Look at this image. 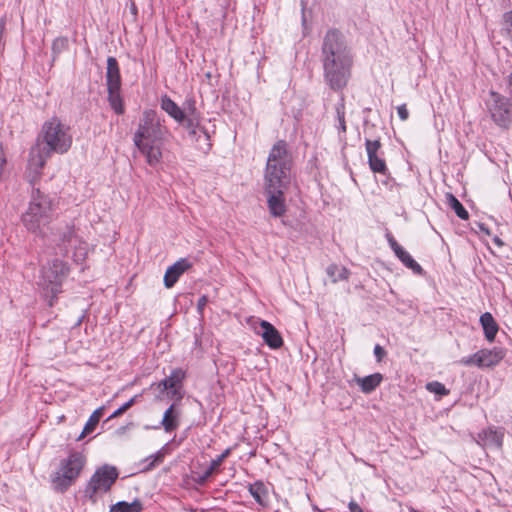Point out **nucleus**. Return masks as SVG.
I'll use <instances>...</instances> for the list:
<instances>
[{
	"instance_id": "1",
	"label": "nucleus",
	"mask_w": 512,
	"mask_h": 512,
	"mask_svg": "<svg viewBox=\"0 0 512 512\" xmlns=\"http://www.w3.org/2000/svg\"><path fill=\"white\" fill-rule=\"evenodd\" d=\"M42 143L34 145L29 153L27 177L30 182L36 181L46 161L52 153L64 154L72 146L73 136L70 126L57 117L44 122L41 129Z\"/></svg>"
},
{
	"instance_id": "2",
	"label": "nucleus",
	"mask_w": 512,
	"mask_h": 512,
	"mask_svg": "<svg viewBox=\"0 0 512 512\" xmlns=\"http://www.w3.org/2000/svg\"><path fill=\"white\" fill-rule=\"evenodd\" d=\"M324 77L334 90L344 88L351 75L352 56L344 38L337 30H329L322 46Z\"/></svg>"
},
{
	"instance_id": "3",
	"label": "nucleus",
	"mask_w": 512,
	"mask_h": 512,
	"mask_svg": "<svg viewBox=\"0 0 512 512\" xmlns=\"http://www.w3.org/2000/svg\"><path fill=\"white\" fill-rule=\"evenodd\" d=\"M169 131L153 110L145 111L134 135V143L150 166L158 165Z\"/></svg>"
},
{
	"instance_id": "4",
	"label": "nucleus",
	"mask_w": 512,
	"mask_h": 512,
	"mask_svg": "<svg viewBox=\"0 0 512 512\" xmlns=\"http://www.w3.org/2000/svg\"><path fill=\"white\" fill-rule=\"evenodd\" d=\"M291 181V157L284 141L275 143L267 158L264 189H287Z\"/></svg>"
},
{
	"instance_id": "5",
	"label": "nucleus",
	"mask_w": 512,
	"mask_h": 512,
	"mask_svg": "<svg viewBox=\"0 0 512 512\" xmlns=\"http://www.w3.org/2000/svg\"><path fill=\"white\" fill-rule=\"evenodd\" d=\"M53 203L48 195L33 190L26 211L22 214V223L34 235L47 238L53 218Z\"/></svg>"
},
{
	"instance_id": "6",
	"label": "nucleus",
	"mask_w": 512,
	"mask_h": 512,
	"mask_svg": "<svg viewBox=\"0 0 512 512\" xmlns=\"http://www.w3.org/2000/svg\"><path fill=\"white\" fill-rule=\"evenodd\" d=\"M68 274V265L59 259L47 262L42 267L37 285L43 297L48 300L49 306L53 305V300L62 292V285Z\"/></svg>"
},
{
	"instance_id": "7",
	"label": "nucleus",
	"mask_w": 512,
	"mask_h": 512,
	"mask_svg": "<svg viewBox=\"0 0 512 512\" xmlns=\"http://www.w3.org/2000/svg\"><path fill=\"white\" fill-rule=\"evenodd\" d=\"M53 241L57 242L59 249L70 256L73 261L80 264L85 261L88 255V244L75 231L72 226H65L61 229Z\"/></svg>"
},
{
	"instance_id": "8",
	"label": "nucleus",
	"mask_w": 512,
	"mask_h": 512,
	"mask_svg": "<svg viewBox=\"0 0 512 512\" xmlns=\"http://www.w3.org/2000/svg\"><path fill=\"white\" fill-rule=\"evenodd\" d=\"M85 464L86 458L82 453L71 452L66 459L61 461L60 467L53 477L54 486L58 490H66L79 477Z\"/></svg>"
},
{
	"instance_id": "9",
	"label": "nucleus",
	"mask_w": 512,
	"mask_h": 512,
	"mask_svg": "<svg viewBox=\"0 0 512 512\" xmlns=\"http://www.w3.org/2000/svg\"><path fill=\"white\" fill-rule=\"evenodd\" d=\"M118 478V471L110 465H103L95 470L86 488L85 496L92 502L108 492Z\"/></svg>"
},
{
	"instance_id": "10",
	"label": "nucleus",
	"mask_w": 512,
	"mask_h": 512,
	"mask_svg": "<svg viewBox=\"0 0 512 512\" xmlns=\"http://www.w3.org/2000/svg\"><path fill=\"white\" fill-rule=\"evenodd\" d=\"M487 108L492 120L500 127L507 128L512 123V104L500 93L491 91L487 100Z\"/></svg>"
},
{
	"instance_id": "11",
	"label": "nucleus",
	"mask_w": 512,
	"mask_h": 512,
	"mask_svg": "<svg viewBox=\"0 0 512 512\" xmlns=\"http://www.w3.org/2000/svg\"><path fill=\"white\" fill-rule=\"evenodd\" d=\"M107 88L109 94V102L112 109L117 114L124 113V104L119 95L120 74L118 64L115 58L109 57L107 60Z\"/></svg>"
},
{
	"instance_id": "12",
	"label": "nucleus",
	"mask_w": 512,
	"mask_h": 512,
	"mask_svg": "<svg viewBox=\"0 0 512 512\" xmlns=\"http://www.w3.org/2000/svg\"><path fill=\"white\" fill-rule=\"evenodd\" d=\"M504 356V351L500 348L481 349L468 357L462 358L459 363L464 366L488 368L499 364Z\"/></svg>"
},
{
	"instance_id": "13",
	"label": "nucleus",
	"mask_w": 512,
	"mask_h": 512,
	"mask_svg": "<svg viewBox=\"0 0 512 512\" xmlns=\"http://www.w3.org/2000/svg\"><path fill=\"white\" fill-rule=\"evenodd\" d=\"M366 152L370 169L374 173L386 174L387 166L380 155L381 143L379 140H366Z\"/></svg>"
},
{
	"instance_id": "14",
	"label": "nucleus",
	"mask_w": 512,
	"mask_h": 512,
	"mask_svg": "<svg viewBox=\"0 0 512 512\" xmlns=\"http://www.w3.org/2000/svg\"><path fill=\"white\" fill-rule=\"evenodd\" d=\"M267 195L269 213L273 217H282L287 211L284 192L286 189H275V191L264 189Z\"/></svg>"
},
{
	"instance_id": "15",
	"label": "nucleus",
	"mask_w": 512,
	"mask_h": 512,
	"mask_svg": "<svg viewBox=\"0 0 512 512\" xmlns=\"http://www.w3.org/2000/svg\"><path fill=\"white\" fill-rule=\"evenodd\" d=\"M192 268V262L187 258H181L166 269L163 282L167 289L172 288L178 279Z\"/></svg>"
},
{
	"instance_id": "16",
	"label": "nucleus",
	"mask_w": 512,
	"mask_h": 512,
	"mask_svg": "<svg viewBox=\"0 0 512 512\" xmlns=\"http://www.w3.org/2000/svg\"><path fill=\"white\" fill-rule=\"evenodd\" d=\"M504 433L501 429L487 428L477 434L476 442L483 448L501 449Z\"/></svg>"
},
{
	"instance_id": "17",
	"label": "nucleus",
	"mask_w": 512,
	"mask_h": 512,
	"mask_svg": "<svg viewBox=\"0 0 512 512\" xmlns=\"http://www.w3.org/2000/svg\"><path fill=\"white\" fill-rule=\"evenodd\" d=\"M260 329L257 333L262 337L264 342L272 349H278L283 345V340L278 330L269 322L262 320Z\"/></svg>"
},
{
	"instance_id": "18",
	"label": "nucleus",
	"mask_w": 512,
	"mask_h": 512,
	"mask_svg": "<svg viewBox=\"0 0 512 512\" xmlns=\"http://www.w3.org/2000/svg\"><path fill=\"white\" fill-rule=\"evenodd\" d=\"M185 374L181 369L174 370L171 375L159 383V387L166 390L172 398H181V382L184 379Z\"/></svg>"
},
{
	"instance_id": "19",
	"label": "nucleus",
	"mask_w": 512,
	"mask_h": 512,
	"mask_svg": "<svg viewBox=\"0 0 512 512\" xmlns=\"http://www.w3.org/2000/svg\"><path fill=\"white\" fill-rule=\"evenodd\" d=\"M182 111L185 114L184 125L191 133H196V128L200 126V115L197 111L195 101L193 99L186 100L183 104Z\"/></svg>"
},
{
	"instance_id": "20",
	"label": "nucleus",
	"mask_w": 512,
	"mask_h": 512,
	"mask_svg": "<svg viewBox=\"0 0 512 512\" xmlns=\"http://www.w3.org/2000/svg\"><path fill=\"white\" fill-rule=\"evenodd\" d=\"M181 411L176 404H172L165 412L161 425L166 432H171L179 426Z\"/></svg>"
},
{
	"instance_id": "21",
	"label": "nucleus",
	"mask_w": 512,
	"mask_h": 512,
	"mask_svg": "<svg viewBox=\"0 0 512 512\" xmlns=\"http://www.w3.org/2000/svg\"><path fill=\"white\" fill-rule=\"evenodd\" d=\"M160 106L163 111H165L171 118H173L178 123H184L185 114L182 111V108L179 107L172 99L168 96H162L160 100Z\"/></svg>"
},
{
	"instance_id": "22",
	"label": "nucleus",
	"mask_w": 512,
	"mask_h": 512,
	"mask_svg": "<svg viewBox=\"0 0 512 512\" xmlns=\"http://www.w3.org/2000/svg\"><path fill=\"white\" fill-rule=\"evenodd\" d=\"M382 379L383 377L380 373H374L366 377L355 376L353 380L363 393L369 394L380 385Z\"/></svg>"
},
{
	"instance_id": "23",
	"label": "nucleus",
	"mask_w": 512,
	"mask_h": 512,
	"mask_svg": "<svg viewBox=\"0 0 512 512\" xmlns=\"http://www.w3.org/2000/svg\"><path fill=\"white\" fill-rule=\"evenodd\" d=\"M480 323L484 330L486 339L489 342L494 341L499 328H498V324L494 320L492 314L489 312H485L484 314H482L480 316Z\"/></svg>"
},
{
	"instance_id": "24",
	"label": "nucleus",
	"mask_w": 512,
	"mask_h": 512,
	"mask_svg": "<svg viewBox=\"0 0 512 512\" xmlns=\"http://www.w3.org/2000/svg\"><path fill=\"white\" fill-rule=\"evenodd\" d=\"M103 411H104V408L100 407V408L96 409L91 414V416L89 417L87 423L85 424L81 434L77 437V439H76L77 441L82 440L83 438H85L87 435H89L90 433H92L94 431V429L98 425L101 417L103 416Z\"/></svg>"
},
{
	"instance_id": "25",
	"label": "nucleus",
	"mask_w": 512,
	"mask_h": 512,
	"mask_svg": "<svg viewBox=\"0 0 512 512\" xmlns=\"http://www.w3.org/2000/svg\"><path fill=\"white\" fill-rule=\"evenodd\" d=\"M164 451L163 450H160L158 451L155 455H151L149 457H147L145 460H144V464L145 465H136L135 464V473H138V472H144V471H147V470H150L152 467H154L157 463L161 462L164 458Z\"/></svg>"
},
{
	"instance_id": "26",
	"label": "nucleus",
	"mask_w": 512,
	"mask_h": 512,
	"mask_svg": "<svg viewBox=\"0 0 512 512\" xmlns=\"http://www.w3.org/2000/svg\"><path fill=\"white\" fill-rule=\"evenodd\" d=\"M396 256L401 260V262L413 270L415 273L420 274L422 272L421 266L412 258V256L404 250V248L397 251Z\"/></svg>"
},
{
	"instance_id": "27",
	"label": "nucleus",
	"mask_w": 512,
	"mask_h": 512,
	"mask_svg": "<svg viewBox=\"0 0 512 512\" xmlns=\"http://www.w3.org/2000/svg\"><path fill=\"white\" fill-rule=\"evenodd\" d=\"M327 274L329 275L333 282L346 280L349 277V271L345 267L338 266L335 264L328 266Z\"/></svg>"
},
{
	"instance_id": "28",
	"label": "nucleus",
	"mask_w": 512,
	"mask_h": 512,
	"mask_svg": "<svg viewBox=\"0 0 512 512\" xmlns=\"http://www.w3.org/2000/svg\"><path fill=\"white\" fill-rule=\"evenodd\" d=\"M230 448L226 449L221 455H219L216 459L212 460L209 468L205 471L200 481L204 482L207 478H209L215 470L222 464L224 459L230 454Z\"/></svg>"
},
{
	"instance_id": "29",
	"label": "nucleus",
	"mask_w": 512,
	"mask_h": 512,
	"mask_svg": "<svg viewBox=\"0 0 512 512\" xmlns=\"http://www.w3.org/2000/svg\"><path fill=\"white\" fill-rule=\"evenodd\" d=\"M447 202L449 204V206L455 211L456 215L463 219V220H466L468 219V212L466 211V209L463 207V205L460 203V201L452 194H447Z\"/></svg>"
},
{
	"instance_id": "30",
	"label": "nucleus",
	"mask_w": 512,
	"mask_h": 512,
	"mask_svg": "<svg viewBox=\"0 0 512 512\" xmlns=\"http://www.w3.org/2000/svg\"><path fill=\"white\" fill-rule=\"evenodd\" d=\"M68 46V40L65 37H58L52 43V51L54 56L59 55Z\"/></svg>"
},
{
	"instance_id": "31",
	"label": "nucleus",
	"mask_w": 512,
	"mask_h": 512,
	"mask_svg": "<svg viewBox=\"0 0 512 512\" xmlns=\"http://www.w3.org/2000/svg\"><path fill=\"white\" fill-rule=\"evenodd\" d=\"M426 389L432 393H435L437 395H447L448 390L445 388V386L437 381L430 382L426 385Z\"/></svg>"
},
{
	"instance_id": "32",
	"label": "nucleus",
	"mask_w": 512,
	"mask_h": 512,
	"mask_svg": "<svg viewBox=\"0 0 512 512\" xmlns=\"http://www.w3.org/2000/svg\"><path fill=\"white\" fill-rule=\"evenodd\" d=\"M503 30L512 39V12L504 14Z\"/></svg>"
},
{
	"instance_id": "33",
	"label": "nucleus",
	"mask_w": 512,
	"mask_h": 512,
	"mask_svg": "<svg viewBox=\"0 0 512 512\" xmlns=\"http://www.w3.org/2000/svg\"><path fill=\"white\" fill-rule=\"evenodd\" d=\"M250 493L258 503H263L262 495L264 494V489L261 485H255L250 487Z\"/></svg>"
},
{
	"instance_id": "34",
	"label": "nucleus",
	"mask_w": 512,
	"mask_h": 512,
	"mask_svg": "<svg viewBox=\"0 0 512 512\" xmlns=\"http://www.w3.org/2000/svg\"><path fill=\"white\" fill-rule=\"evenodd\" d=\"M110 512H128V502L121 501L111 506Z\"/></svg>"
},
{
	"instance_id": "35",
	"label": "nucleus",
	"mask_w": 512,
	"mask_h": 512,
	"mask_svg": "<svg viewBox=\"0 0 512 512\" xmlns=\"http://www.w3.org/2000/svg\"><path fill=\"white\" fill-rule=\"evenodd\" d=\"M337 115H338L339 127L342 132H345L346 125H345L344 107L343 106L337 108Z\"/></svg>"
},
{
	"instance_id": "36",
	"label": "nucleus",
	"mask_w": 512,
	"mask_h": 512,
	"mask_svg": "<svg viewBox=\"0 0 512 512\" xmlns=\"http://www.w3.org/2000/svg\"><path fill=\"white\" fill-rule=\"evenodd\" d=\"M397 113L402 121H406L409 117V112L405 104H402L397 107Z\"/></svg>"
},
{
	"instance_id": "37",
	"label": "nucleus",
	"mask_w": 512,
	"mask_h": 512,
	"mask_svg": "<svg viewBox=\"0 0 512 512\" xmlns=\"http://www.w3.org/2000/svg\"><path fill=\"white\" fill-rule=\"evenodd\" d=\"M6 162H7L6 155H5L2 144L0 143V176L2 175V172L4 170Z\"/></svg>"
},
{
	"instance_id": "38",
	"label": "nucleus",
	"mask_w": 512,
	"mask_h": 512,
	"mask_svg": "<svg viewBox=\"0 0 512 512\" xmlns=\"http://www.w3.org/2000/svg\"><path fill=\"white\" fill-rule=\"evenodd\" d=\"M143 506L142 503L138 500L133 501L130 503V512H140L142 511Z\"/></svg>"
},
{
	"instance_id": "39",
	"label": "nucleus",
	"mask_w": 512,
	"mask_h": 512,
	"mask_svg": "<svg viewBox=\"0 0 512 512\" xmlns=\"http://www.w3.org/2000/svg\"><path fill=\"white\" fill-rule=\"evenodd\" d=\"M208 302V298L207 296H202L199 301H198V304H197V310L200 314L203 313V309L205 307V305L207 304Z\"/></svg>"
},
{
	"instance_id": "40",
	"label": "nucleus",
	"mask_w": 512,
	"mask_h": 512,
	"mask_svg": "<svg viewBox=\"0 0 512 512\" xmlns=\"http://www.w3.org/2000/svg\"><path fill=\"white\" fill-rule=\"evenodd\" d=\"M388 242H389L390 247L392 248V250L394 251L395 254H397V251H399L400 249L403 248L391 236L388 238Z\"/></svg>"
},
{
	"instance_id": "41",
	"label": "nucleus",
	"mask_w": 512,
	"mask_h": 512,
	"mask_svg": "<svg viewBox=\"0 0 512 512\" xmlns=\"http://www.w3.org/2000/svg\"><path fill=\"white\" fill-rule=\"evenodd\" d=\"M128 409V402H125L123 405H121L116 411L112 413L110 418L116 417L120 414H123Z\"/></svg>"
},
{
	"instance_id": "42",
	"label": "nucleus",
	"mask_w": 512,
	"mask_h": 512,
	"mask_svg": "<svg viewBox=\"0 0 512 512\" xmlns=\"http://www.w3.org/2000/svg\"><path fill=\"white\" fill-rule=\"evenodd\" d=\"M374 354L377 359L380 361L382 357L385 355L384 349L380 345H376L374 348Z\"/></svg>"
},
{
	"instance_id": "43",
	"label": "nucleus",
	"mask_w": 512,
	"mask_h": 512,
	"mask_svg": "<svg viewBox=\"0 0 512 512\" xmlns=\"http://www.w3.org/2000/svg\"><path fill=\"white\" fill-rule=\"evenodd\" d=\"M350 512H363L361 507L354 501H351L348 505Z\"/></svg>"
},
{
	"instance_id": "44",
	"label": "nucleus",
	"mask_w": 512,
	"mask_h": 512,
	"mask_svg": "<svg viewBox=\"0 0 512 512\" xmlns=\"http://www.w3.org/2000/svg\"><path fill=\"white\" fill-rule=\"evenodd\" d=\"M507 91L512 96V73L507 78Z\"/></svg>"
},
{
	"instance_id": "45",
	"label": "nucleus",
	"mask_w": 512,
	"mask_h": 512,
	"mask_svg": "<svg viewBox=\"0 0 512 512\" xmlns=\"http://www.w3.org/2000/svg\"><path fill=\"white\" fill-rule=\"evenodd\" d=\"M480 228H481V230H482L483 232H485L486 234H489V231H488L487 229H484V227H483V226H480Z\"/></svg>"
},
{
	"instance_id": "46",
	"label": "nucleus",
	"mask_w": 512,
	"mask_h": 512,
	"mask_svg": "<svg viewBox=\"0 0 512 512\" xmlns=\"http://www.w3.org/2000/svg\"><path fill=\"white\" fill-rule=\"evenodd\" d=\"M495 241H496V243H497L498 245H501L500 240L496 239Z\"/></svg>"
}]
</instances>
